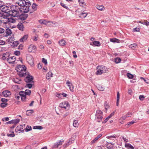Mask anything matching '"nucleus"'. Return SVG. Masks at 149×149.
<instances>
[{"label": "nucleus", "instance_id": "obj_21", "mask_svg": "<svg viewBox=\"0 0 149 149\" xmlns=\"http://www.w3.org/2000/svg\"><path fill=\"white\" fill-rule=\"evenodd\" d=\"M125 146L128 149H134V147L129 143H125Z\"/></svg>", "mask_w": 149, "mask_h": 149}, {"label": "nucleus", "instance_id": "obj_39", "mask_svg": "<svg viewBox=\"0 0 149 149\" xmlns=\"http://www.w3.org/2000/svg\"><path fill=\"white\" fill-rule=\"evenodd\" d=\"M79 125V124L77 121L76 120H74V121L73 123V125L74 127H78Z\"/></svg>", "mask_w": 149, "mask_h": 149}, {"label": "nucleus", "instance_id": "obj_30", "mask_svg": "<svg viewBox=\"0 0 149 149\" xmlns=\"http://www.w3.org/2000/svg\"><path fill=\"white\" fill-rule=\"evenodd\" d=\"M137 47V45L136 43L131 44L129 46V47L132 48L133 49L136 48Z\"/></svg>", "mask_w": 149, "mask_h": 149}, {"label": "nucleus", "instance_id": "obj_62", "mask_svg": "<svg viewBox=\"0 0 149 149\" xmlns=\"http://www.w3.org/2000/svg\"><path fill=\"white\" fill-rule=\"evenodd\" d=\"M20 52L19 51H16L14 53V54L16 56H19L20 54Z\"/></svg>", "mask_w": 149, "mask_h": 149}, {"label": "nucleus", "instance_id": "obj_8", "mask_svg": "<svg viewBox=\"0 0 149 149\" xmlns=\"http://www.w3.org/2000/svg\"><path fill=\"white\" fill-rule=\"evenodd\" d=\"M16 70L17 72H20L22 71H25L26 70V68L24 65H17Z\"/></svg>", "mask_w": 149, "mask_h": 149}, {"label": "nucleus", "instance_id": "obj_52", "mask_svg": "<svg viewBox=\"0 0 149 149\" xmlns=\"http://www.w3.org/2000/svg\"><path fill=\"white\" fill-rule=\"evenodd\" d=\"M130 117L129 114L126 115L121 117L120 119L121 120H123L125 119L127 117Z\"/></svg>", "mask_w": 149, "mask_h": 149}, {"label": "nucleus", "instance_id": "obj_16", "mask_svg": "<svg viewBox=\"0 0 149 149\" xmlns=\"http://www.w3.org/2000/svg\"><path fill=\"white\" fill-rule=\"evenodd\" d=\"M2 94L3 96L5 97H8L11 95L10 92L9 91L6 90L3 91L2 93Z\"/></svg>", "mask_w": 149, "mask_h": 149}, {"label": "nucleus", "instance_id": "obj_56", "mask_svg": "<svg viewBox=\"0 0 149 149\" xmlns=\"http://www.w3.org/2000/svg\"><path fill=\"white\" fill-rule=\"evenodd\" d=\"M98 89L100 91H103L104 90V88L102 86H100L98 87Z\"/></svg>", "mask_w": 149, "mask_h": 149}, {"label": "nucleus", "instance_id": "obj_17", "mask_svg": "<svg viewBox=\"0 0 149 149\" xmlns=\"http://www.w3.org/2000/svg\"><path fill=\"white\" fill-rule=\"evenodd\" d=\"M25 1L24 0H18L17 2H16L19 6L22 7L24 6V4H25Z\"/></svg>", "mask_w": 149, "mask_h": 149}, {"label": "nucleus", "instance_id": "obj_22", "mask_svg": "<svg viewBox=\"0 0 149 149\" xmlns=\"http://www.w3.org/2000/svg\"><path fill=\"white\" fill-rule=\"evenodd\" d=\"M106 145L107 148L108 149H111L113 147V145L111 143L107 142Z\"/></svg>", "mask_w": 149, "mask_h": 149}, {"label": "nucleus", "instance_id": "obj_42", "mask_svg": "<svg viewBox=\"0 0 149 149\" xmlns=\"http://www.w3.org/2000/svg\"><path fill=\"white\" fill-rule=\"evenodd\" d=\"M33 129H34L42 130L43 129V127L41 126H36L33 127Z\"/></svg>", "mask_w": 149, "mask_h": 149}, {"label": "nucleus", "instance_id": "obj_7", "mask_svg": "<svg viewBox=\"0 0 149 149\" xmlns=\"http://www.w3.org/2000/svg\"><path fill=\"white\" fill-rule=\"evenodd\" d=\"M25 125H19L17 126L15 129V132L17 133H20L21 132H23L24 129V127Z\"/></svg>", "mask_w": 149, "mask_h": 149}, {"label": "nucleus", "instance_id": "obj_48", "mask_svg": "<svg viewBox=\"0 0 149 149\" xmlns=\"http://www.w3.org/2000/svg\"><path fill=\"white\" fill-rule=\"evenodd\" d=\"M25 3L24 4V6H26V7H29L31 5V3L30 1H25Z\"/></svg>", "mask_w": 149, "mask_h": 149}, {"label": "nucleus", "instance_id": "obj_10", "mask_svg": "<svg viewBox=\"0 0 149 149\" xmlns=\"http://www.w3.org/2000/svg\"><path fill=\"white\" fill-rule=\"evenodd\" d=\"M28 15L27 14L25 13H22L20 15L19 14L18 19L22 21L26 20L28 17Z\"/></svg>", "mask_w": 149, "mask_h": 149}, {"label": "nucleus", "instance_id": "obj_3", "mask_svg": "<svg viewBox=\"0 0 149 149\" xmlns=\"http://www.w3.org/2000/svg\"><path fill=\"white\" fill-rule=\"evenodd\" d=\"M97 68L98 70L96 72V74L97 75L101 74H102L105 73L107 72V68L102 65L97 66Z\"/></svg>", "mask_w": 149, "mask_h": 149}, {"label": "nucleus", "instance_id": "obj_29", "mask_svg": "<svg viewBox=\"0 0 149 149\" xmlns=\"http://www.w3.org/2000/svg\"><path fill=\"white\" fill-rule=\"evenodd\" d=\"M53 74L51 72H49L46 74V78L47 79H49L51 77H52Z\"/></svg>", "mask_w": 149, "mask_h": 149}, {"label": "nucleus", "instance_id": "obj_44", "mask_svg": "<svg viewBox=\"0 0 149 149\" xmlns=\"http://www.w3.org/2000/svg\"><path fill=\"white\" fill-rule=\"evenodd\" d=\"M19 42L18 41H15L13 42L12 43V46L14 47H15L19 44Z\"/></svg>", "mask_w": 149, "mask_h": 149}, {"label": "nucleus", "instance_id": "obj_9", "mask_svg": "<svg viewBox=\"0 0 149 149\" xmlns=\"http://www.w3.org/2000/svg\"><path fill=\"white\" fill-rule=\"evenodd\" d=\"M26 59L27 62L30 64H33V59L32 56L30 54H27L26 56Z\"/></svg>", "mask_w": 149, "mask_h": 149}, {"label": "nucleus", "instance_id": "obj_13", "mask_svg": "<svg viewBox=\"0 0 149 149\" xmlns=\"http://www.w3.org/2000/svg\"><path fill=\"white\" fill-rule=\"evenodd\" d=\"M21 94V97L22 100L23 102H26V95L23 94L22 91H20Z\"/></svg>", "mask_w": 149, "mask_h": 149}, {"label": "nucleus", "instance_id": "obj_35", "mask_svg": "<svg viewBox=\"0 0 149 149\" xmlns=\"http://www.w3.org/2000/svg\"><path fill=\"white\" fill-rule=\"evenodd\" d=\"M5 32L7 36L10 35L12 33L11 30L8 28H7L6 29L5 31Z\"/></svg>", "mask_w": 149, "mask_h": 149}, {"label": "nucleus", "instance_id": "obj_28", "mask_svg": "<svg viewBox=\"0 0 149 149\" xmlns=\"http://www.w3.org/2000/svg\"><path fill=\"white\" fill-rule=\"evenodd\" d=\"M110 41L113 42H117L119 43L120 40L116 38H111L110 39Z\"/></svg>", "mask_w": 149, "mask_h": 149}, {"label": "nucleus", "instance_id": "obj_64", "mask_svg": "<svg viewBox=\"0 0 149 149\" xmlns=\"http://www.w3.org/2000/svg\"><path fill=\"white\" fill-rule=\"evenodd\" d=\"M144 98L145 97L143 95H140L139 96V99L141 101L143 100H144Z\"/></svg>", "mask_w": 149, "mask_h": 149}, {"label": "nucleus", "instance_id": "obj_32", "mask_svg": "<svg viewBox=\"0 0 149 149\" xmlns=\"http://www.w3.org/2000/svg\"><path fill=\"white\" fill-rule=\"evenodd\" d=\"M104 106L105 107V109L104 111L106 113L108 109L109 108V106L107 104V102H105L104 103Z\"/></svg>", "mask_w": 149, "mask_h": 149}, {"label": "nucleus", "instance_id": "obj_51", "mask_svg": "<svg viewBox=\"0 0 149 149\" xmlns=\"http://www.w3.org/2000/svg\"><path fill=\"white\" fill-rule=\"evenodd\" d=\"M12 134H7V136H8L10 137H13L15 136V134H14V132H12Z\"/></svg>", "mask_w": 149, "mask_h": 149}, {"label": "nucleus", "instance_id": "obj_24", "mask_svg": "<svg viewBox=\"0 0 149 149\" xmlns=\"http://www.w3.org/2000/svg\"><path fill=\"white\" fill-rule=\"evenodd\" d=\"M28 38V35H24L19 40V41L21 42H24V41L26 40Z\"/></svg>", "mask_w": 149, "mask_h": 149}, {"label": "nucleus", "instance_id": "obj_1", "mask_svg": "<svg viewBox=\"0 0 149 149\" xmlns=\"http://www.w3.org/2000/svg\"><path fill=\"white\" fill-rule=\"evenodd\" d=\"M9 15L14 17H18L19 15L20 8L18 6H11L10 7Z\"/></svg>", "mask_w": 149, "mask_h": 149}, {"label": "nucleus", "instance_id": "obj_41", "mask_svg": "<svg viewBox=\"0 0 149 149\" xmlns=\"http://www.w3.org/2000/svg\"><path fill=\"white\" fill-rule=\"evenodd\" d=\"M24 130H25L26 132H28L31 130H32V128L31 126L27 125L26 127V128H25Z\"/></svg>", "mask_w": 149, "mask_h": 149}, {"label": "nucleus", "instance_id": "obj_18", "mask_svg": "<svg viewBox=\"0 0 149 149\" xmlns=\"http://www.w3.org/2000/svg\"><path fill=\"white\" fill-rule=\"evenodd\" d=\"M90 45L96 46H100L101 45L100 42L98 41H94L90 43Z\"/></svg>", "mask_w": 149, "mask_h": 149}, {"label": "nucleus", "instance_id": "obj_19", "mask_svg": "<svg viewBox=\"0 0 149 149\" xmlns=\"http://www.w3.org/2000/svg\"><path fill=\"white\" fill-rule=\"evenodd\" d=\"M22 7V8L23 10L22 11L23 13H27L29 11V7H26V6H23Z\"/></svg>", "mask_w": 149, "mask_h": 149}, {"label": "nucleus", "instance_id": "obj_36", "mask_svg": "<svg viewBox=\"0 0 149 149\" xmlns=\"http://www.w3.org/2000/svg\"><path fill=\"white\" fill-rule=\"evenodd\" d=\"M8 19L9 24H10L11 23H15L16 22V20L12 18H8Z\"/></svg>", "mask_w": 149, "mask_h": 149}, {"label": "nucleus", "instance_id": "obj_55", "mask_svg": "<svg viewBox=\"0 0 149 149\" xmlns=\"http://www.w3.org/2000/svg\"><path fill=\"white\" fill-rule=\"evenodd\" d=\"M42 61L44 63L45 65H47V61L46 59L44 58H43L42 59Z\"/></svg>", "mask_w": 149, "mask_h": 149}, {"label": "nucleus", "instance_id": "obj_6", "mask_svg": "<svg viewBox=\"0 0 149 149\" xmlns=\"http://www.w3.org/2000/svg\"><path fill=\"white\" fill-rule=\"evenodd\" d=\"M64 142L63 140H61L58 141L54 143V145L52 146V148H58L60 146L62 145L63 143Z\"/></svg>", "mask_w": 149, "mask_h": 149}, {"label": "nucleus", "instance_id": "obj_34", "mask_svg": "<svg viewBox=\"0 0 149 149\" xmlns=\"http://www.w3.org/2000/svg\"><path fill=\"white\" fill-rule=\"evenodd\" d=\"M66 42L65 41L63 40H61L59 42V44L61 46H63L65 45Z\"/></svg>", "mask_w": 149, "mask_h": 149}, {"label": "nucleus", "instance_id": "obj_49", "mask_svg": "<svg viewBox=\"0 0 149 149\" xmlns=\"http://www.w3.org/2000/svg\"><path fill=\"white\" fill-rule=\"evenodd\" d=\"M13 81L15 83L19 84L20 83L19 82L20 81H21V80L17 78H16L15 79H13Z\"/></svg>", "mask_w": 149, "mask_h": 149}, {"label": "nucleus", "instance_id": "obj_14", "mask_svg": "<svg viewBox=\"0 0 149 149\" xmlns=\"http://www.w3.org/2000/svg\"><path fill=\"white\" fill-rule=\"evenodd\" d=\"M36 49V46L35 45H31L28 48V51L30 52H32L33 51L35 50Z\"/></svg>", "mask_w": 149, "mask_h": 149}, {"label": "nucleus", "instance_id": "obj_23", "mask_svg": "<svg viewBox=\"0 0 149 149\" xmlns=\"http://www.w3.org/2000/svg\"><path fill=\"white\" fill-rule=\"evenodd\" d=\"M37 5L35 3H33L31 7L33 10V11L32 12H30V13H31L35 11L37 9Z\"/></svg>", "mask_w": 149, "mask_h": 149}, {"label": "nucleus", "instance_id": "obj_45", "mask_svg": "<svg viewBox=\"0 0 149 149\" xmlns=\"http://www.w3.org/2000/svg\"><path fill=\"white\" fill-rule=\"evenodd\" d=\"M33 112V110H28L26 111V114L27 116H29L30 114L32 113Z\"/></svg>", "mask_w": 149, "mask_h": 149}, {"label": "nucleus", "instance_id": "obj_38", "mask_svg": "<svg viewBox=\"0 0 149 149\" xmlns=\"http://www.w3.org/2000/svg\"><path fill=\"white\" fill-rule=\"evenodd\" d=\"M28 72H21L19 74V76L20 77H25L27 76V73Z\"/></svg>", "mask_w": 149, "mask_h": 149}, {"label": "nucleus", "instance_id": "obj_43", "mask_svg": "<svg viewBox=\"0 0 149 149\" xmlns=\"http://www.w3.org/2000/svg\"><path fill=\"white\" fill-rule=\"evenodd\" d=\"M121 59L120 58H115L114 62L116 63H118L120 62Z\"/></svg>", "mask_w": 149, "mask_h": 149}, {"label": "nucleus", "instance_id": "obj_11", "mask_svg": "<svg viewBox=\"0 0 149 149\" xmlns=\"http://www.w3.org/2000/svg\"><path fill=\"white\" fill-rule=\"evenodd\" d=\"M16 57L14 56L7 58V61L10 64H13L15 61Z\"/></svg>", "mask_w": 149, "mask_h": 149}, {"label": "nucleus", "instance_id": "obj_47", "mask_svg": "<svg viewBox=\"0 0 149 149\" xmlns=\"http://www.w3.org/2000/svg\"><path fill=\"white\" fill-rule=\"evenodd\" d=\"M13 124L16 125L20 121L19 119H16L15 120H13Z\"/></svg>", "mask_w": 149, "mask_h": 149}, {"label": "nucleus", "instance_id": "obj_27", "mask_svg": "<svg viewBox=\"0 0 149 149\" xmlns=\"http://www.w3.org/2000/svg\"><path fill=\"white\" fill-rule=\"evenodd\" d=\"M10 55V53H6L4 54L2 56V58L4 60H5L6 59H7V58H8L7 57H9Z\"/></svg>", "mask_w": 149, "mask_h": 149}, {"label": "nucleus", "instance_id": "obj_46", "mask_svg": "<svg viewBox=\"0 0 149 149\" xmlns=\"http://www.w3.org/2000/svg\"><path fill=\"white\" fill-rule=\"evenodd\" d=\"M8 105L6 102H2L0 106L1 107L4 108L6 107Z\"/></svg>", "mask_w": 149, "mask_h": 149}, {"label": "nucleus", "instance_id": "obj_40", "mask_svg": "<svg viewBox=\"0 0 149 149\" xmlns=\"http://www.w3.org/2000/svg\"><path fill=\"white\" fill-rule=\"evenodd\" d=\"M96 7L99 10H102L104 7L102 5H97Z\"/></svg>", "mask_w": 149, "mask_h": 149}, {"label": "nucleus", "instance_id": "obj_50", "mask_svg": "<svg viewBox=\"0 0 149 149\" xmlns=\"http://www.w3.org/2000/svg\"><path fill=\"white\" fill-rule=\"evenodd\" d=\"M127 77L129 79H130L133 78V77H134L133 75L132 74L130 73H127Z\"/></svg>", "mask_w": 149, "mask_h": 149}, {"label": "nucleus", "instance_id": "obj_61", "mask_svg": "<svg viewBox=\"0 0 149 149\" xmlns=\"http://www.w3.org/2000/svg\"><path fill=\"white\" fill-rule=\"evenodd\" d=\"M60 4L61 5V6L63 7H64V8H65L66 9H69V8H68V7H67V6H65V5L64 3H62V2H61V3H60Z\"/></svg>", "mask_w": 149, "mask_h": 149}, {"label": "nucleus", "instance_id": "obj_59", "mask_svg": "<svg viewBox=\"0 0 149 149\" xmlns=\"http://www.w3.org/2000/svg\"><path fill=\"white\" fill-rule=\"evenodd\" d=\"M14 39V37H10L8 39V42H10L12 43V41H13Z\"/></svg>", "mask_w": 149, "mask_h": 149}, {"label": "nucleus", "instance_id": "obj_15", "mask_svg": "<svg viewBox=\"0 0 149 149\" xmlns=\"http://www.w3.org/2000/svg\"><path fill=\"white\" fill-rule=\"evenodd\" d=\"M17 28L20 30L23 31L24 29V27L23 24L19 22L17 26Z\"/></svg>", "mask_w": 149, "mask_h": 149}, {"label": "nucleus", "instance_id": "obj_4", "mask_svg": "<svg viewBox=\"0 0 149 149\" xmlns=\"http://www.w3.org/2000/svg\"><path fill=\"white\" fill-rule=\"evenodd\" d=\"M0 9L2 12L9 14L10 9L9 7L5 5H1L0 6Z\"/></svg>", "mask_w": 149, "mask_h": 149}, {"label": "nucleus", "instance_id": "obj_26", "mask_svg": "<svg viewBox=\"0 0 149 149\" xmlns=\"http://www.w3.org/2000/svg\"><path fill=\"white\" fill-rule=\"evenodd\" d=\"M23 94L25 95H31V91L29 89H26L25 90V92L23 91Z\"/></svg>", "mask_w": 149, "mask_h": 149}, {"label": "nucleus", "instance_id": "obj_58", "mask_svg": "<svg viewBox=\"0 0 149 149\" xmlns=\"http://www.w3.org/2000/svg\"><path fill=\"white\" fill-rule=\"evenodd\" d=\"M141 79H143L144 81L147 84L149 83V79H148L147 78L144 79L142 77H141Z\"/></svg>", "mask_w": 149, "mask_h": 149}, {"label": "nucleus", "instance_id": "obj_53", "mask_svg": "<svg viewBox=\"0 0 149 149\" xmlns=\"http://www.w3.org/2000/svg\"><path fill=\"white\" fill-rule=\"evenodd\" d=\"M141 24L147 26L149 25V22L146 20H144L143 22H142V23H141Z\"/></svg>", "mask_w": 149, "mask_h": 149}, {"label": "nucleus", "instance_id": "obj_63", "mask_svg": "<svg viewBox=\"0 0 149 149\" xmlns=\"http://www.w3.org/2000/svg\"><path fill=\"white\" fill-rule=\"evenodd\" d=\"M56 96L58 97H62V93H56L55 95Z\"/></svg>", "mask_w": 149, "mask_h": 149}, {"label": "nucleus", "instance_id": "obj_25", "mask_svg": "<svg viewBox=\"0 0 149 149\" xmlns=\"http://www.w3.org/2000/svg\"><path fill=\"white\" fill-rule=\"evenodd\" d=\"M3 18L4 19L2 20V21L3 23L4 24H9V21H8V18L5 17V16H3Z\"/></svg>", "mask_w": 149, "mask_h": 149}, {"label": "nucleus", "instance_id": "obj_54", "mask_svg": "<svg viewBox=\"0 0 149 149\" xmlns=\"http://www.w3.org/2000/svg\"><path fill=\"white\" fill-rule=\"evenodd\" d=\"M69 88L70 91L71 92H74V86L72 84L70 86H69Z\"/></svg>", "mask_w": 149, "mask_h": 149}, {"label": "nucleus", "instance_id": "obj_37", "mask_svg": "<svg viewBox=\"0 0 149 149\" xmlns=\"http://www.w3.org/2000/svg\"><path fill=\"white\" fill-rule=\"evenodd\" d=\"M15 97L17 100H19L21 97V94H20V92L19 93H16L15 94Z\"/></svg>", "mask_w": 149, "mask_h": 149}, {"label": "nucleus", "instance_id": "obj_2", "mask_svg": "<svg viewBox=\"0 0 149 149\" xmlns=\"http://www.w3.org/2000/svg\"><path fill=\"white\" fill-rule=\"evenodd\" d=\"M95 116L97 122L99 123L100 122L103 118L102 112L100 110H97L96 111Z\"/></svg>", "mask_w": 149, "mask_h": 149}, {"label": "nucleus", "instance_id": "obj_31", "mask_svg": "<svg viewBox=\"0 0 149 149\" xmlns=\"http://www.w3.org/2000/svg\"><path fill=\"white\" fill-rule=\"evenodd\" d=\"M87 15L86 13H81L79 14V17L81 18H84Z\"/></svg>", "mask_w": 149, "mask_h": 149}, {"label": "nucleus", "instance_id": "obj_57", "mask_svg": "<svg viewBox=\"0 0 149 149\" xmlns=\"http://www.w3.org/2000/svg\"><path fill=\"white\" fill-rule=\"evenodd\" d=\"M39 22L41 24H46V22L45 20H43L41 19L39 20Z\"/></svg>", "mask_w": 149, "mask_h": 149}, {"label": "nucleus", "instance_id": "obj_20", "mask_svg": "<svg viewBox=\"0 0 149 149\" xmlns=\"http://www.w3.org/2000/svg\"><path fill=\"white\" fill-rule=\"evenodd\" d=\"M102 136V134H100L98 135L95 139L93 140L91 142V144H93L95 143L96 141L97 140L100 138Z\"/></svg>", "mask_w": 149, "mask_h": 149}, {"label": "nucleus", "instance_id": "obj_12", "mask_svg": "<svg viewBox=\"0 0 149 149\" xmlns=\"http://www.w3.org/2000/svg\"><path fill=\"white\" fill-rule=\"evenodd\" d=\"M68 105H69V104L67 102H64L60 104L59 106L61 108L66 109Z\"/></svg>", "mask_w": 149, "mask_h": 149}, {"label": "nucleus", "instance_id": "obj_5", "mask_svg": "<svg viewBox=\"0 0 149 149\" xmlns=\"http://www.w3.org/2000/svg\"><path fill=\"white\" fill-rule=\"evenodd\" d=\"M33 76L30 75L29 73L28 72L27 76L24 79L25 82L26 83L33 82Z\"/></svg>", "mask_w": 149, "mask_h": 149}, {"label": "nucleus", "instance_id": "obj_33", "mask_svg": "<svg viewBox=\"0 0 149 149\" xmlns=\"http://www.w3.org/2000/svg\"><path fill=\"white\" fill-rule=\"evenodd\" d=\"M120 99V94L119 92H117V102H116V105L118 106L119 105V102Z\"/></svg>", "mask_w": 149, "mask_h": 149}, {"label": "nucleus", "instance_id": "obj_60", "mask_svg": "<svg viewBox=\"0 0 149 149\" xmlns=\"http://www.w3.org/2000/svg\"><path fill=\"white\" fill-rule=\"evenodd\" d=\"M78 2L81 6H83L84 3V0H80Z\"/></svg>", "mask_w": 149, "mask_h": 149}]
</instances>
